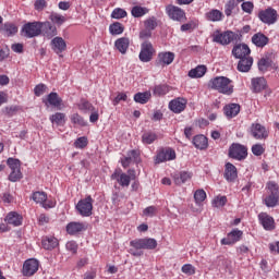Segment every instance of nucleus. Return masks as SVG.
Instances as JSON below:
<instances>
[{
  "mask_svg": "<svg viewBox=\"0 0 279 279\" xmlns=\"http://www.w3.org/2000/svg\"><path fill=\"white\" fill-rule=\"evenodd\" d=\"M50 121L53 125H64V123H66V114L63 112H56L50 116Z\"/></svg>",
  "mask_w": 279,
  "mask_h": 279,
  "instance_id": "obj_33",
  "label": "nucleus"
},
{
  "mask_svg": "<svg viewBox=\"0 0 279 279\" xmlns=\"http://www.w3.org/2000/svg\"><path fill=\"white\" fill-rule=\"evenodd\" d=\"M128 16V12L124 9L117 8L111 13V19L120 20L125 19Z\"/></svg>",
  "mask_w": 279,
  "mask_h": 279,
  "instance_id": "obj_47",
  "label": "nucleus"
},
{
  "mask_svg": "<svg viewBox=\"0 0 279 279\" xmlns=\"http://www.w3.org/2000/svg\"><path fill=\"white\" fill-rule=\"evenodd\" d=\"M166 13L169 19L177 21L178 23H185L186 21V12H184L180 7L169 4L166 7Z\"/></svg>",
  "mask_w": 279,
  "mask_h": 279,
  "instance_id": "obj_7",
  "label": "nucleus"
},
{
  "mask_svg": "<svg viewBox=\"0 0 279 279\" xmlns=\"http://www.w3.org/2000/svg\"><path fill=\"white\" fill-rule=\"evenodd\" d=\"M229 158H232L233 160H245L247 158V147L241 145V144H236L233 143L230 147H229V154H228Z\"/></svg>",
  "mask_w": 279,
  "mask_h": 279,
  "instance_id": "obj_6",
  "label": "nucleus"
},
{
  "mask_svg": "<svg viewBox=\"0 0 279 279\" xmlns=\"http://www.w3.org/2000/svg\"><path fill=\"white\" fill-rule=\"evenodd\" d=\"M5 221L10 226L16 227V226H21V223H23V217H21V215H19V213L11 211L8 214Z\"/></svg>",
  "mask_w": 279,
  "mask_h": 279,
  "instance_id": "obj_31",
  "label": "nucleus"
},
{
  "mask_svg": "<svg viewBox=\"0 0 279 279\" xmlns=\"http://www.w3.org/2000/svg\"><path fill=\"white\" fill-rule=\"evenodd\" d=\"M206 19H207V21L217 23L223 19V13L217 9H213L211 11L206 13Z\"/></svg>",
  "mask_w": 279,
  "mask_h": 279,
  "instance_id": "obj_34",
  "label": "nucleus"
},
{
  "mask_svg": "<svg viewBox=\"0 0 279 279\" xmlns=\"http://www.w3.org/2000/svg\"><path fill=\"white\" fill-rule=\"evenodd\" d=\"M253 64L254 59L252 57L240 59L238 62V71H240V73H250Z\"/></svg>",
  "mask_w": 279,
  "mask_h": 279,
  "instance_id": "obj_25",
  "label": "nucleus"
},
{
  "mask_svg": "<svg viewBox=\"0 0 279 279\" xmlns=\"http://www.w3.org/2000/svg\"><path fill=\"white\" fill-rule=\"evenodd\" d=\"M241 112V106L239 104H230L225 107V114L228 119L236 117Z\"/></svg>",
  "mask_w": 279,
  "mask_h": 279,
  "instance_id": "obj_30",
  "label": "nucleus"
},
{
  "mask_svg": "<svg viewBox=\"0 0 279 279\" xmlns=\"http://www.w3.org/2000/svg\"><path fill=\"white\" fill-rule=\"evenodd\" d=\"M41 243L44 250H56L58 247V239L56 238H46Z\"/></svg>",
  "mask_w": 279,
  "mask_h": 279,
  "instance_id": "obj_37",
  "label": "nucleus"
},
{
  "mask_svg": "<svg viewBox=\"0 0 279 279\" xmlns=\"http://www.w3.org/2000/svg\"><path fill=\"white\" fill-rule=\"evenodd\" d=\"M250 53H252V50H250V46L245 44H238L232 49V56L236 60H243L245 58H251Z\"/></svg>",
  "mask_w": 279,
  "mask_h": 279,
  "instance_id": "obj_12",
  "label": "nucleus"
},
{
  "mask_svg": "<svg viewBox=\"0 0 279 279\" xmlns=\"http://www.w3.org/2000/svg\"><path fill=\"white\" fill-rule=\"evenodd\" d=\"M84 230H86L84 222H70L66 226V232L71 235L80 234V232H84Z\"/></svg>",
  "mask_w": 279,
  "mask_h": 279,
  "instance_id": "obj_24",
  "label": "nucleus"
},
{
  "mask_svg": "<svg viewBox=\"0 0 279 279\" xmlns=\"http://www.w3.org/2000/svg\"><path fill=\"white\" fill-rule=\"evenodd\" d=\"M181 271L183 274H189L190 276H192V274H195V268L191 264H185L182 266Z\"/></svg>",
  "mask_w": 279,
  "mask_h": 279,
  "instance_id": "obj_60",
  "label": "nucleus"
},
{
  "mask_svg": "<svg viewBox=\"0 0 279 279\" xmlns=\"http://www.w3.org/2000/svg\"><path fill=\"white\" fill-rule=\"evenodd\" d=\"M120 101H128V95L125 93H119L113 99V106H117Z\"/></svg>",
  "mask_w": 279,
  "mask_h": 279,
  "instance_id": "obj_62",
  "label": "nucleus"
},
{
  "mask_svg": "<svg viewBox=\"0 0 279 279\" xmlns=\"http://www.w3.org/2000/svg\"><path fill=\"white\" fill-rule=\"evenodd\" d=\"M70 121L71 123H73L74 125H80L81 128H86V125H88V122H86L84 120V118L82 116H80L78 113H73L70 117Z\"/></svg>",
  "mask_w": 279,
  "mask_h": 279,
  "instance_id": "obj_38",
  "label": "nucleus"
},
{
  "mask_svg": "<svg viewBox=\"0 0 279 279\" xmlns=\"http://www.w3.org/2000/svg\"><path fill=\"white\" fill-rule=\"evenodd\" d=\"M167 160H175V150L168 148L166 150L159 151L155 162L156 165H160V162H167Z\"/></svg>",
  "mask_w": 279,
  "mask_h": 279,
  "instance_id": "obj_18",
  "label": "nucleus"
},
{
  "mask_svg": "<svg viewBox=\"0 0 279 279\" xmlns=\"http://www.w3.org/2000/svg\"><path fill=\"white\" fill-rule=\"evenodd\" d=\"M156 138H158V135H156V133L147 132L143 134L142 143H144V145H151V143H154Z\"/></svg>",
  "mask_w": 279,
  "mask_h": 279,
  "instance_id": "obj_43",
  "label": "nucleus"
},
{
  "mask_svg": "<svg viewBox=\"0 0 279 279\" xmlns=\"http://www.w3.org/2000/svg\"><path fill=\"white\" fill-rule=\"evenodd\" d=\"M130 246L134 250H156L158 241L154 238L135 239L130 242Z\"/></svg>",
  "mask_w": 279,
  "mask_h": 279,
  "instance_id": "obj_5",
  "label": "nucleus"
},
{
  "mask_svg": "<svg viewBox=\"0 0 279 279\" xmlns=\"http://www.w3.org/2000/svg\"><path fill=\"white\" fill-rule=\"evenodd\" d=\"M239 35L232 31H227L225 33H218L214 35V43H218L219 45H230V43L236 40Z\"/></svg>",
  "mask_w": 279,
  "mask_h": 279,
  "instance_id": "obj_11",
  "label": "nucleus"
},
{
  "mask_svg": "<svg viewBox=\"0 0 279 279\" xmlns=\"http://www.w3.org/2000/svg\"><path fill=\"white\" fill-rule=\"evenodd\" d=\"M3 32L5 36H14L19 33V27H16L13 23H5L3 25Z\"/></svg>",
  "mask_w": 279,
  "mask_h": 279,
  "instance_id": "obj_40",
  "label": "nucleus"
},
{
  "mask_svg": "<svg viewBox=\"0 0 279 279\" xmlns=\"http://www.w3.org/2000/svg\"><path fill=\"white\" fill-rule=\"evenodd\" d=\"M87 145H88V138L86 136L78 137L74 142V147H76V149H84V147H86Z\"/></svg>",
  "mask_w": 279,
  "mask_h": 279,
  "instance_id": "obj_52",
  "label": "nucleus"
},
{
  "mask_svg": "<svg viewBox=\"0 0 279 279\" xmlns=\"http://www.w3.org/2000/svg\"><path fill=\"white\" fill-rule=\"evenodd\" d=\"M236 8V0H229L225 5L226 16H232V11Z\"/></svg>",
  "mask_w": 279,
  "mask_h": 279,
  "instance_id": "obj_49",
  "label": "nucleus"
},
{
  "mask_svg": "<svg viewBox=\"0 0 279 279\" xmlns=\"http://www.w3.org/2000/svg\"><path fill=\"white\" fill-rule=\"evenodd\" d=\"M243 12H246V14H252L254 11V3L251 1L243 2L241 5Z\"/></svg>",
  "mask_w": 279,
  "mask_h": 279,
  "instance_id": "obj_57",
  "label": "nucleus"
},
{
  "mask_svg": "<svg viewBox=\"0 0 279 279\" xmlns=\"http://www.w3.org/2000/svg\"><path fill=\"white\" fill-rule=\"evenodd\" d=\"M195 27H197V23L190 21L189 23L181 25V32H191V29H195Z\"/></svg>",
  "mask_w": 279,
  "mask_h": 279,
  "instance_id": "obj_59",
  "label": "nucleus"
},
{
  "mask_svg": "<svg viewBox=\"0 0 279 279\" xmlns=\"http://www.w3.org/2000/svg\"><path fill=\"white\" fill-rule=\"evenodd\" d=\"M41 35L48 40L58 36V28L51 22H41Z\"/></svg>",
  "mask_w": 279,
  "mask_h": 279,
  "instance_id": "obj_15",
  "label": "nucleus"
},
{
  "mask_svg": "<svg viewBox=\"0 0 279 279\" xmlns=\"http://www.w3.org/2000/svg\"><path fill=\"white\" fill-rule=\"evenodd\" d=\"M7 165L10 167L11 171L21 169V160H19V159L9 158L7 160Z\"/></svg>",
  "mask_w": 279,
  "mask_h": 279,
  "instance_id": "obj_53",
  "label": "nucleus"
},
{
  "mask_svg": "<svg viewBox=\"0 0 279 279\" xmlns=\"http://www.w3.org/2000/svg\"><path fill=\"white\" fill-rule=\"evenodd\" d=\"M114 47L118 49L120 53L125 56L128 53V49H130V38L128 37H122L119 38L114 41Z\"/></svg>",
  "mask_w": 279,
  "mask_h": 279,
  "instance_id": "obj_27",
  "label": "nucleus"
},
{
  "mask_svg": "<svg viewBox=\"0 0 279 279\" xmlns=\"http://www.w3.org/2000/svg\"><path fill=\"white\" fill-rule=\"evenodd\" d=\"M169 108L172 112H175V114H180V112H184L186 108V99L177 98L174 100H171L169 102Z\"/></svg>",
  "mask_w": 279,
  "mask_h": 279,
  "instance_id": "obj_20",
  "label": "nucleus"
},
{
  "mask_svg": "<svg viewBox=\"0 0 279 279\" xmlns=\"http://www.w3.org/2000/svg\"><path fill=\"white\" fill-rule=\"evenodd\" d=\"M50 21L54 23L56 25H62L65 23L66 17L64 15H60L58 13H51L50 14Z\"/></svg>",
  "mask_w": 279,
  "mask_h": 279,
  "instance_id": "obj_48",
  "label": "nucleus"
},
{
  "mask_svg": "<svg viewBox=\"0 0 279 279\" xmlns=\"http://www.w3.org/2000/svg\"><path fill=\"white\" fill-rule=\"evenodd\" d=\"M78 110H82L83 112H95V107L93 106V104L86 100H82L78 105Z\"/></svg>",
  "mask_w": 279,
  "mask_h": 279,
  "instance_id": "obj_46",
  "label": "nucleus"
},
{
  "mask_svg": "<svg viewBox=\"0 0 279 279\" xmlns=\"http://www.w3.org/2000/svg\"><path fill=\"white\" fill-rule=\"evenodd\" d=\"M243 238V231L239 229H233L231 232L228 233L227 238L221 240L222 245H234L238 243L240 239Z\"/></svg>",
  "mask_w": 279,
  "mask_h": 279,
  "instance_id": "obj_16",
  "label": "nucleus"
},
{
  "mask_svg": "<svg viewBox=\"0 0 279 279\" xmlns=\"http://www.w3.org/2000/svg\"><path fill=\"white\" fill-rule=\"evenodd\" d=\"M140 38L142 40H147V38H151V31L149 28H145L140 32Z\"/></svg>",
  "mask_w": 279,
  "mask_h": 279,
  "instance_id": "obj_64",
  "label": "nucleus"
},
{
  "mask_svg": "<svg viewBox=\"0 0 279 279\" xmlns=\"http://www.w3.org/2000/svg\"><path fill=\"white\" fill-rule=\"evenodd\" d=\"M143 215L144 217H154V215H156V207L155 206L146 207L143 210Z\"/></svg>",
  "mask_w": 279,
  "mask_h": 279,
  "instance_id": "obj_61",
  "label": "nucleus"
},
{
  "mask_svg": "<svg viewBox=\"0 0 279 279\" xmlns=\"http://www.w3.org/2000/svg\"><path fill=\"white\" fill-rule=\"evenodd\" d=\"M236 178H239L236 167L231 162H227L225 166V180H227V182H234Z\"/></svg>",
  "mask_w": 279,
  "mask_h": 279,
  "instance_id": "obj_21",
  "label": "nucleus"
},
{
  "mask_svg": "<svg viewBox=\"0 0 279 279\" xmlns=\"http://www.w3.org/2000/svg\"><path fill=\"white\" fill-rule=\"evenodd\" d=\"M76 209L82 217H90V215H93V197L87 196L81 199L76 205Z\"/></svg>",
  "mask_w": 279,
  "mask_h": 279,
  "instance_id": "obj_10",
  "label": "nucleus"
},
{
  "mask_svg": "<svg viewBox=\"0 0 279 279\" xmlns=\"http://www.w3.org/2000/svg\"><path fill=\"white\" fill-rule=\"evenodd\" d=\"M258 19L262 23H265V25H274L278 21V11L272 8L259 11Z\"/></svg>",
  "mask_w": 279,
  "mask_h": 279,
  "instance_id": "obj_8",
  "label": "nucleus"
},
{
  "mask_svg": "<svg viewBox=\"0 0 279 279\" xmlns=\"http://www.w3.org/2000/svg\"><path fill=\"white\" fill-rule=\"evenodd\" d=\"M154 53H156V50L154 49V46L149 41H144L141 46L140 51V60L141 62H151L154 58Z\"/></svg>",
  "mask_w": 279,
  "mask_h": 279,
  "instance_id": "obj_9",
  "label": "nucleus"
},
{
  "mask_svg": "<svg viewBox=\"0 0 279 279\" xmlns=\"http://www.w3.org/2000/svg\"><path fill=\"white\" fill-rule=\"evenodd\" d=\"M258 219L264 230H267L268 232L276 230V221L274 220V217L269 216L267 213H260Z\"/></svg>",
  "mask_w": 279,
  "mask_h": 279,
  "instance_id": "obj_13",
  "label": "nucleus"
},
{
  "mask_svg": "<svg viewBox=\"0 0 279 279\" xmlns=\"http://www.w3.org/2000/svg\"><path fill=\"white\" fill-rule=\"evenodd\" d=\"M151 97V94L145 92V93H137L134 95V101L136 104H147L149 101V98Z\"/></svg>",
  "mask_w": 279,
  "mask_h": 279,
  "instance_id": "obj_41",
  "label": "nucleus"
},
{
  "mask_svg": "<svg viewBox=\"0 0 279 279\" xmlns=\"http://www.w3.org/2000/svg\"><path fill=\"white\" fill-rule=\"evenodd\" d=\"M252 43L255 47L263 48L269 44V37L263 33H257L253 35Z\"/></svg>",
  "mask_w": 279,
  "mask_h": 279,
  "instance_id": "obj_28",
  "label": "nucleus"
},
{
  "mask_svg": "<svg viewBox=\"0 0 279 279\" xmlns=\"http://www.w3.org/2000/svg\"><path fill=\"white\" fill-rule=\"evenodd\" d=\"M209 86L222 95H232L234 93V85L232 84V80L226 76H216L211 78L209 81Z\"/></svg>",
  "mask_w": 279,
  "mask_h": 279,
  "instance_id": "obj_1",
  "label": "nucleus"
},
{
  "mask_svg": "<svg viewBox=\"0 0 279 279\" xmlns=\"http://www.w3.org/2000/svg\"><path fill=\"white\" fill-rule=\"evenodd\" d=\"M193 145L196 149H207L208 138L205 135H196L193 138Z\"/></svg>",
  "mask_w": 279,
  "mask_h": 279,
  "instance_id": "obj_32",
  "label": "nucleus"
},
{
  "mask_svg": "<svg viewBox=\"0 0 279 279\" xmlns=\"http://www.w3.org/2000/svg\"><path fill=\"white\" fill-rule=\"evenodd\" d=\"M50 47L57 56L62 57L61 53L66 49V41L62 37H54L50 41Z\"/></svg>",
  "mask_w": 279,
  "mask_h": 279,
  "instance_id": "obj_14",
  "label": "nucleus"
},
{
  "mask_svg": "<svg viewBox=\"0 0 279 279\" xmlns=\"http://www.w3.org/2000/svg\"><path fill=\"white\" fill-rule=\"evenodd\" d=\"M268 66H271V59H269V58H262L258 61V69H259V71H267Z\"/></svg>",
  "mask_w": 279,
  "mask_h": 279,
  "instance_id": "obj_51",
  "label": "nucleus"
},
{
  "mask_svg": "<svg viewBox=\"0 0 279 279\" xmlns=\"http://www.w3.org/2000/svg\"><path fill=\"white\" fill-rule=\"evenodd\" d=\"M124 27L123 24L119 23V22H114L113 24H111L109 26V32L112 36H119L121 35L122 32H124Z\"/></svg>",
  "mask_w": 279,
  "mask_h": 279,
  "instance_id": "obj_39",
  "label": "nucleus"
},
{
  "mask_svg": "<svg viewBox=\"0 0 279 279\" xmlns=\"http://www.w3.org/2000/svg\"><path fill=\"white\" fill-rule=\"evenodd\" d=\"M194 199L196 204H202L206 199V192L204 190H197L194 193Z\"/></svg>",
  "mask_w": 279,
  "mask_h": 279,
  "instance_id": "obj_54",
  "label": "nucleus"
},
{
  "mask_svg": "<svg viewBox=\"0 0 279 279\" xmlns=\"http://www.w3.org/2000/svg\"><path fill=\"white\" fill-rule=\"evenodd\" d=\"M206 71H208L206 65H197L189 72V77H204V75H206Z\"/></svg>",
  "mask_w": 279,
  "mask_h": 279,
  "instance_id": "obj_35",
  "label": "nucleus"
},
{
  "mask_svg": "<svg viewBox=\"0 0 279 279\" xmlns=\"http://www.w3.org/2000/svg\"><path fill=\"white\" fill-rule=\"evenodd\" d=\"M268 195L264 199L267 208H276L279 204V186L278 183L270 181L267 183Z\"/></svg>",
  "mask_w": 279,
  "mask_h": 279,
  "instance_id": "obj_2",
  "label": "nucleus"
},
{
  "mask_svg": "<svg viewBox=\"0 0 279 279\" xmlns=\"http://www.w3.org/2000/svg\"><path fill=\"white\" fill-rule=\"evenodd\" d=\"M32 198L36 204H40L41 206L47 202V193L45 192H35L33 193Z\"/></svg>",
  "mask_w": 279,
  "mask_h": 279,
  "instance_id": "obj_42",
  "label": "nucleus"
},
{
  "mask_svg": "<svg viewBox=\"0 0 279 279\" xmlns=\"http://www.w3.org/2000/svg\"><path fill=\"white\" fill-rule=\"evenodd\" d=\"M131 13L132 16H134V19H141V16H145V14L149 13V9L145 7L135 5L132 8Z\"/></svg>",
  "mask_w": 279,
  "mask_h": 279,
  "instance_id": "obj_36",
  "label": "nucleus"
},
{
  "mask_svg": "<svg viewBox=\"0 0 279 279\" xmlns=\"http://www.w3.org/2000/svg\"><path fill=\"white\" fill-rule=\"evenodd\" d=\"M175 60V53L173 52H159L157 58V64L160 65H167L171 64Z\"/></svg>",
  "mask_w": 279,
  "mask_h": 279,
  "instance_id": "obj_23",
  "label": "nucleus"
},
{
  "mask_svg": "<svg viewBox=\"0 0 279 279\" xmlns=\"http://www.w3.org/2000/svg\"><path fill=\"white\" fill-rule=\"evenodd\" d=\"M45 90H47V85L39 84L34 88V94L36 95V97H40L45 95Z\"/></svg>",
  "mask_w": 279,
  "mask_h": 279,
  "instance_id": "obj_58",
  "label": "nucleus"
},
{
  "mask_svg": "<svg viewBox=\"0 0 279 279\" xmlns=\"http://www.w3.org/2000/svg\"><path fill=\"white\" fill-rule=\"evenodd\" d=\"M251 134L256 138V141H263V138H267V136H269L267 129L259 123L252 124Z\"/></svg>",
  "mask_w": 279,
  "mask_h": 279,
  "instance_id": "obj_17",
  "label": "nucleus"
},
{
  "mask_svg": "<svg viewBox=\"0 0 279 279\" xmlns=\"http://www.w3.org/2000/svg\"><path fill=\"white\" fill-rule=\"evenodd\" d=\"M191 178H193V173L189 171H181L173 175L174 184H177V186H181V184L189 182Z\"/></svg>",
  "mask_w": 279,
  "mask_h": 279,
  "instance_id": "obj_29",
  "label": "nucleus"
},
{
  "mask_svg": "<svg viewBox=\"0 0 279 279\" xmlns=\"http://www.w3.org/2000/svg\"><path fill=\"white\" fill-rule=\"evenodd\" d=\"M169 93V87L167 85H157L154 88V95L160 97L162 95H167Z\"/></svg>",
  "mask_w": 279,
  "mask_h": 279,
  "instance_id": "obj_50",
  "label": "nucleus"
},
{
  "mask_svg": "<svg viewBox=\"0 0 279 279\" xmlns=\"http://www.w3.org/2000/svg\"><path fill=\"white\" fill-rule=\"evenodd\" d=\"M65 247L69 252H72V254H76L77 253V243H75L74 241H70L65 244Z\"/></svg>",
  "mask_w": 279,
  "mask_h": 279,
  "instance_id": "obj_63",
  "label": "nucleus"
},
{
  "mask_svg": "<svg viewBox=\"0 0 279 279\" xmlns=\"http://www.w3.org/2000/svg\"><path fill=\"white\" fill-rule=\"evenodd\" d=\"M252 153L254 156H263V154H265V147H263L260 144H255L252 146Z\"/></svg>",
  "mask_w": 279,
  "mask_h": 279,
  "instance_id": "obj_56",
  "label": "nucleus"
},
{
  "mask_svg": "<svg viewBox=\"0 0 279 279\" xmlns=\"http://www.w3.org/2000/svg\"><path fill=\"white\" fill-rule=\"evenodd\" d=\"M111 180H117L120 186H130V182H132V180H136V171L129 170V174H126L121 169H117L111 174Z\"/></svg>",
  "mask_w": 279,
  "mask_h": 279,
  "instance_id": "obj_4",
  "label": "nucleus"
},
{
  "mask_svg": "<svg viewBox=\"0 0 279 279\" xmlns=\"http://www.w3.org/2000/svg\"><path fill=\"white\" fill-rule=\"evenodd\" d=\"M21 32L24 38H36L43 34V22H27Z\"/></svg>",
  "mask_w": 279,
  "mask_h": 279,
  "instance_id": "obj_3",
  "label": "nucleus"
},
{
  "mask_svg": "<svg viewBox=\"0 0 279 279\" xmlns=\"http://www.w3.org/2000/svg\"><path fill=\"white\" fill-rule=\"evenodd\" d=\"M253 93H262L267 88V81L265 77H255L251 81Z\"/></svg>",
  "mask_w": 279,
  "mask_h": 279,
  "instance_id": "obj_26",
  "label": "nucleus"
},
{
  "mask_svg": "<svg viewBox=\"0 0 279 279\" xmlns=\"http://www.w3.org/2000/svg\"><path fill=\"white\" fill-rule=\"evenodd\" d=\"M21 178H22L21 168L16 170H12V172L9 175L10 182H19Z\"/></svg>",
  "mask_w": 279,
  "mask_h": 279,
  "instance_id": "obj_55",
  "label": "nucleus"
},
{
  "mask_svg": "<svg viewBox=\"0 0 279 279\" xmlns=\"http://www.w3.org/2000/svg\"><path fill=\"white\" fill-rule=\"evenodd\" d=\"M144 26L146 29L154 32V29H156L158 27V20L156 19V16L148 17L144 22Z\"/></svg>",
  "mask_w": 279,
  "mask_h": 279,
  "instance_id": "obj_44",
  "label": "nucleus"
},
{
  "mask_svg": "<svg viewBox=\"0 0 279 279\" xmlns=\"http://www.w3.org/2000/svg\"><path fill=\"white\" fill-rule=\"evenodd\" d=\"M227 203L228 198L226 196H216L211 202L214 208H222V206Z\"/></svg>",
  "mask_w": 279,
  "mask_h": 279,
  "instance_id": "obj_45",
  "label": "nucleus"
},
{
  "mask_svg": "<svg viewBox=\"0 0 279 279\" xmlns=\"http://www.w3.org/2000/svg\"><path fill=\"white\" fill-rule=\"evenodd\" d=\"M46 104V106H53V108H56L57 110H60L62 108V99L60 97V95H58V93H50L47 96L46 101H44Z\"/></svg>",
  "mask_w": 279,
  "mask_h": 279,
  "instance_id": "obj_22",
  "label": "nucleus"
},
{
  "mask_svg": "<svg viewBox=\"0 0 279 279\" xmlns=\"http://www.w3.org/2000/svg\"><path fill=\"white\" fill-rule=\"evenodd\" d=\"M38 271V259H27L23 265L24 276H34Z\"/></svg>",
  "mask_w": 279,
  "mask_h": 279,
  "instance_id": "obj_19",
  "label": "nucleus"
}]
</instances>
